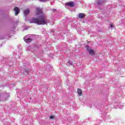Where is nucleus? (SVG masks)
<instances>
[{
	"label": "nucleus",
	"instance_id": "nucleus-1",
	"mask_svg": "<svg viewBox=\"0 0 125 125\" xmlns=\"http://www.w3.org/2000/svg\"><path fill=\"white\" fill-rule=\"evenodd\" d=\"M36 16H38V18H32L30 21V23H35L38 25H45L47 24V20L44 18V14L42 12V9L37 8L36 9Z\"/></svg>",
	"mask_w": 125,
	"mask_h": 125
},
{
	"label": "nucleus",
	"instance_id": "nucleus-2",
	"mask_svg": "<svg viewBox=\"0 0 125 125\" xmlns=\"http://www.w3.org/2000/svg\"><path fill=\"white\" fill-rule=\"evenodd\" d=\"M14 11H15V15L16 16H17L18 14H19V12H20V10L19 9V8L18 7H15L14 9Z\"/></svg>",
	"mask_w": 125,
	"mask_h": 125
},
{
	"label": "nucleus",
	"instance_id": "nucleus-3",
	"mask_svg": "<svg viewBox=\"0 0 125 125\" xmlns=\"http://www.w3.org/2000/svg\"><path fill=\"white\" fill-rule=\"evenodd\" d=\"M66 5H68V6H70V7H74L75 6V3L73 1H70L69 2H66Z\"/></svg>",
	"mask_w": 125,
	"mask_h": 125
},
{
	"label": "nucleus",
	"instance_id": "nucleus-4",
	"mask_svg": "<svg viewBox=\"0 0 125 125\" xmlns=\"http://www.w3.org/2000/svg\"><path fill=\"white\" fill-rule=\"evenodd\" d=\"M87 51H88L89 54H90V55H94V54H95V52L92 49H89L88 48H87Z\"/></svg>",
	"mask_w": 125,
	"mask_h": 125
},
{
	"label": "nucleus",
	"instance_id": "nucleus-5",
	"mask_svg": "<svg viewBox=\"0 0 125 125\" xmlns=\"http://www.w3.org/2000/svg\"><path fill=\"white\" fill-rule=\"evenodd\" d=\"M78 17L79 19H83V18H84L85 17V15L84 13H80L78 15Z\"/></svg>",
	"mask_w": 125,
	"mask_h": 125
},
{
	"label": "nucleus",
	"instance_id": "nucleus-6",
	"mask_svg": "<svg viewBox=\"0 0 125 125\" xmlns=\"http://www.w3.org/2000/svg\"><path fill=\"white\" fill-rule=\"evenodd\" d=\"M77 93L79 96H82L83 95V91L80 88L77 89Z\"/></svg>",
	"mask_w": 125,
	"mask_h": 125
},
{
	"label": "nucleus",
	"instance_id": "nucleus-7",
	"mask_svg": "<svg viewBox=\"0 0 125 125\" xmlns=\"http://www.w3.org/2000/svg\"><path fill=\"white\" fill-rule=\"evenodd\" d=\"M30 13V10L26 9L24 11V15H28Z\"/></svg>",
	"mask_w": 125,
	"mask_h": 125
},
{
	"label": "nucleus",
	"instance_id": "nucleus-8",
	"mask_svg": "<svg viewBox=\"0 0 125 125\" xmlns=\"http://www.w3.org/2000/svg\"><path fill=\"white\" fill-rule=\"evenodd\" d=\"M25 42H27V43H28V42H32V39H31L30 38L26 39L25 40Z\"/></svg>",
	"mask_w": 125,
	"mask_h": 125
},
{
	"label": "nucleus",
	"instance_id": "nucleus-9",
	"mask_svg": "<svg viewBox=\"0 0 125 125\" xmlns=\"http://www.w3.org/2000/svg\"><path fill=\"white\" fill-rule=\"evenodd\" d=\"M98 5H100L101 4V1L100 0H99L97 2Z\"/></svg>",
	"mask_w": 125,
	"mask_h": 125
},
{
	"label": "nucleus",
	"instance_id": "nucleus-10",
	"mask_svg": "<svg viewBox=\"0 0 125 125\" xmlns=\"http://www.w3.org/2000/svg\"><path fill=\"white\" fill-rule=\"evenodd\" d=\"M50 119L51 120H53L54 119V116H50Z\"/></svg>",
	"mask_w": 125,
	"mask_h": 125
},
{
	"label": "nucleus",
	"instance_id": "nucleus-11",
	"mask_svg": "<svg viewBox=\"0 0 125 125\" xmlns=\"http://www.w3.org/2000/svg\"><path fill=\"white\" fill-rule=\"evenodd\" d=\"M110 27H111V28H114V26H113V24H111Z\"/></svg>",
	"mask_w": 125,
	"mask_h": 125
},
{
	"label": "nucleus",
	"instance_id": "nucleus-12",
	"mask_svg": "<svg viewBox=\"0 0 125 125\" xmlns=\"http://www.w3.org/2000/svg\"><path fill=\"white\" fill-rule=\"evenodd\" d=\"M41 1H44L45 0H40Z\"/></svg>",
	"mask_w": 125,
	"mask_h": 125
}]
</instances>
